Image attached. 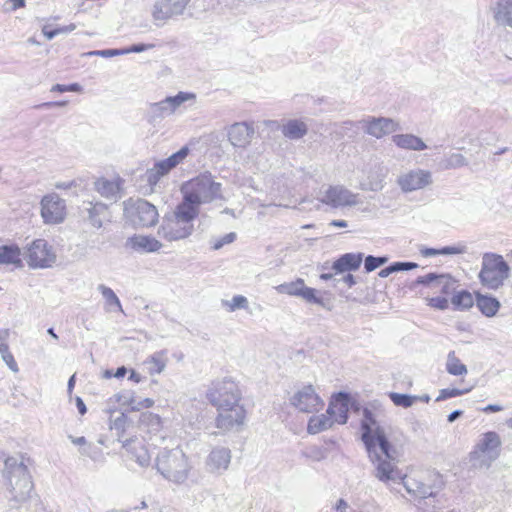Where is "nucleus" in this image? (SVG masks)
Masks as SVG:
<instances>
[{"mask_svg": "<svg viewBox=\"0 0 512 512\" xmlns=\"http://www.w3.org/2000/svg\"><path fill=\"white\" fill-rule=\"evenodd\" d=\"M206 398L217 410L215 426L221 433L242 430L247 412L241 403L242 392L231 377L213 380L206 390Z\"/></svg>", "mask_w": 512, "mask_h": 512, "instance_id": "nucleus-1", "label": "nucleus"}, {"mask_svg": "<svg viewBox=\"0 0 512 512\" xmlns=\"http://www.w3.org/2000/svg\"><path fill=\"white\" fill-rule=\"evenodd\" d=\"M221 188V183L216 182L211 173H202L182 185L183 200L181 202L199 213L200 205L222 199Z\"/></svg>", "mask_w": 512, "mask_h": 512, "instance_id": "nucleus-2", "label": "nucleus"}, {"mask_svg": "<svg viewBox=\"0 0 512 512\" xmlns=\"http://www.w3.org/2000/svg\"><path fill=\"white\" fill-rule=\"evenodd\" d=\"M197 210L180 202L175 209L163 217L158 234L172 242L188 238L194 231V220L198 217Z\"/></svg>", "mask_w": 512, "mask_h": 512, "instance_id": "nucleus-3", "label": "nucleus"}, {"mask_svg": "<svg viewBox=\"0 0 512 512\" xmlns=\"http://www.w3.org/2000/svg\"><path fill=\"white\" fill-rule=\"evenodd\" d=\"M3 476L9 482L10 501L21 504L30 498L33 483L28 468L22 459L19 460L16 457L5 458Z\"/></svg>", "mask_w": 512, "mask_h": 512, "instance_id": "nucleus-4", "label": "nucleus"}, {"mask_svg": "<svg viewBox=\"0 0 512 512\" xmlns=\"http://www.w3.org/2000/svg\"><path fill=\"white\" fill-rule=\"evenodd\" d=\"M157 471L168 481L181 484L186 481L190 465L185 453L179 449H164L156 458Z\"/></svg>", "mask_w": 512, "mask_h": 512, "instance_id": "nucleus-5", "label": "nucleus"}, {"mask_svg": "<svg viewBox=\"0 0 512 512\" xmlns=\"http://www.w3.org/2000/svg\"><path fill=\"white\" fill-rule=\"evenodd\" d=\"M510 267L503 257L495 253H485L482 258L479 279L483 286L496 290L509 277Z\"/></svg>", "mask_w": 512, "mask_h": 512, "instance_id": "nucleus-6", "label": "nucleus"}, {"mask_svg": "<svg viewBox=\"0 0 512 512\" xmlns=\"http://www.w3.org/2000/svg\"><path fill=\"white\" fill-rule=\"evenodd\" d=\"M361 430V439L365 444L367 451H373V447L378 445L379 450L388 456L391 444L386 437L384 429L378 424L373 412L368 408L363 410Z\"/></svg>", "mask_w": 512, "mask_h": 512, "instance_id": "nucleus-7", "label": "nucleus"}, {"mask_svg": "<svg viewBox=\"0 0 512 512\" xmlns=\"http://www.w3.org/2000/svg\"><path fill=\"white\" fill-rule=\"evenodd\" d=\"M124 215L135 227H152L158 222V211L144 199L124 201Z\"/></svg>", "mask_w": 512, "mask_h": 512, "instance_id": "nucleus-8", "label": "nucleus"}, {"mask_svg": "<svg viewBox=\"0 0 512 512\" xmlns=\"http://www.w3.org/2000/svg\"><path fill=\"white\" fill-rule=\"evenodd\" d=\"M371 462L375 466L374 476L386 485L390 483L400 482L402 479L401 472L397 469L396 465L392 462L394 460V450L388 451V456L379 450L378 445L373 447V451H367Z\"/></svg>", "mask_w": 512, "mask_h": 512, "instance_id": "nucleus-9", "label": "nucleus"}, {"mask_svg": "<svg viewBox=\"0 0 512 512\" xmlns=\"http://www.w3.org/2000/svg\"><path fill=\"white\" fill-rule=\"evenodd\" d=\"M196 95L190 92H179L175 96H168L165 99L149 104L147 117L150 123H155L173 114L176 109L188 100H194Z\"/></svg>", "mask_w": 512, "mask_h": 512, "instance_id": "nucleus-10", "label": "nucleus"}, {"mask_svg": "<svg viewBox=\"0 0 512 512\" xmlns=\"http://www.w3.org/2000/svg\"><path fill=\"white\" fill-rule=\"evenodd\" d=\"M190 149L188 146H183L180 150L173 153L166 159L157 161L152 168L146 171L147 182L154 186L161 177L167 175L172 169L181 164L189 155Z\"/></svg>", "mask_w": 512, "mask_h": 512, "instance_id": "nucleus-11", "label": "nucleus"}, {"mask_svg": "<svg viewBox=\"0 0 512 512\" xmlns=\"http://www.w3.org/2000/svg\"><path fill=\"white\" fill-rule=\"evenodd\" d=\"M191 0H156L151 16L156 26H163L168 20L183 15Z\"/></svg>", "mask_w": 512, "mask_h": 512, "instance_id": "nucleus-12", "label": "nucleus"}, {"mask_svg": "<svg viewBox=\"0 0 512 512\" xmlns=\"http://www.w3.org/2000/svg\"><path fill=\"white\" fill-rule=\"evenodd\" d=\"M26 256L31 268H48L56 261L53 248L44 239L34 240L27 248Z\"/></svg>", "mask_w": 512, "mask_h": 512, "instance_id": "nucleus-13", "label": "nucleus"}, {"mask_svg": "<svg viewBox=\"0 0 512 512\" xmlns=\"http://www.w3.org/2000/svg\"><path fill=\"white\" fill-rule=\"evenodd\" d=\"M318 199L321 203L334 209L351 207L359 203L358 194L351 192L342 185L328 186L324 191H320Z\"/></svg>", "mask_w": 512, "mask_h": 512, "instance_id": "nucleus-14", "label": "nucleus"}, {"mask_svg": "<svg viewBox=\"0 0 512 512\" xmlns=\"http://www.w3.org/2000/svg\"><path fill=\"white\" fill-rule=\"evenodd\" d=\"M279 294H286L289 296H295L302 298L308 303L325 306L324 299L317 295V291L314 288L307 287L305 282L301 278H297L291 282H285L275 287Z\"/></svg>", "mask_w": 512, "mask_h": 512, "instance_id": "nucleus-15", "label": "nucleus"}, {"mask_svg": "<svg viewBox=\"0 0 512 512\" xmlns=\"http://www.w3.org/2000/svg\"><path fill=\"white\" fill-rule=\"evenodd\" d=\"M358 124L366 134L377 139H381L401 129L398 122L387 117L368 116L359 120Z\"/></svg>", "mask_w": 512, "mask_h": 512, "instance_id": "nucleus-16", "label": "nucleus"}, {"mask_svg": "<svg viewBox=\"0 0 512 512\" xmlns=\"http://www.w3.org/2000/svg\"><path fill=\"white\" fill-rule=\"evenodd\" d=\"M501 444L500 436L496 432H486L471 452V457L473 459L483 458V460L492 462L499 457Z\"/></svg>", "mask_w": 512, "mask_h": 512, "instance_id": "nucleus-17", "label": "nucleus"}, {"mask_svg": "<svg viewBox=\"0 0 512 512\" xmlns=\"http://www.w3.org/2000/svg\"><path fill=\"white\" fill-rule=\"evenodd\" d=\"M66 205L56 193L45 195L41 200V216L46 224H58L65 219Z\"/></svg>", "mask_w": 512, "mask_h": 512, "instance_id": "nucleus-18", "label": "nucleus"}, {"mask_svg": "<svg viewBox=\"0 0 512 512\" xmlns=\"http://www.w3.org/2000/svg\"><path fill=\"white\" fill-rule=\"evenodd\" d=\"M291 404L300 412L313 413L319 411L324 403L312 385L304 386L291 398Z\"/></svg>", "mask_w": 512, "mask_h": 512, "instance_id": "nucleus-19", "label": "nucleus"}, {"mask_svg": "<svg viewBox=\"0 0 512 512\" xmlns=\"http://www.w3.org/2000/svg\"><path fill=\"white\" fill-rule=\"evenodd\" d=\"M431 183V173L422 169L410 170L397 178V184L405 193L423 189Z\"/></svg>", "mask_w": 512, "mask_h": 512, "instance_id": "nucleus-20", "label": "nucleus"}, {"mask_svg": "<svg viewBox=\"0 0 512 512\" xmlns=\"http://www.w3.org/2000/svg\"><path fill=\"white\" fill-rule=\"evenodd\" d=\"M81 214L83 219L96 229H100L104 222L111 219L109 206L102 202H87L83 205Z\"/></svg>", "mask_w": 512, "mask_h": 512, "instance_id": "nucleus-21", "label": "nucleus"}, {"mask_svg": "<svg viewBox=\"0 0 512 512\" xmlns=\"http://www.w3.org/2000/svg\"><path fill=\"white\" fill-rule=\"evenodd\" d=\"M255 133L254 127L247 122H236L228 128V140L234 147L245 148Z\"/></svg>", "mask_w": 512, "mask_h": 512, "instance_id": "nucleus-22", "label": "nucleus"}, {"mask_svg": "<svg viewBox=\"0 0 512 512\" xmlns=\"http://www.w3.org/2000/svg\"><path fill=\"white\" fill-rule=\"evenodd\" d=\"M122 447L128 458L134 460L140 467H147L150 464L151 457L143 440L138 438L126 440Z\"/></svg>", "mask_w": 512, "mask_h": 512, "instance_id": "nucleus-23", "label": "nucleus"}, {"mask_svg": "<svg viewBox=\"0 0 512 512\" xmlns=\"http://www.w3.org/2000/svg\"><path fill=\"white\" fill-rule=\"evenodd\" d=\"M490 11L498 26L512 29V0H492Z\"/></svg>", "mask_w": 512, "mask_h": 512, "instance_id": "nucleus-24", "label": "nucleus"}, {"mask_svg": "<svg viewBox=\"0 0 512 512\" xmlns=\"http://www.w3.org/2000/svg\"><path fill=\"white\" fill-rule=\"evenodd\" d=\"M349 400V394L340 392L337 394L335 401L330 403L327 414L331 417L333 422H337L338 424H345L347 422Z\"/></svg>", "mask_w": 512, "mask_h": 512, "instance_id": "nucleus-25", "label": "nucleus"}, {"mask_svg": "<svg viewBox=\"0 0 512 512\" xmlns=\"http://www.w3.org/2000/svg\"><path fill=\"white\" fill-rule=\"evenodd\" d=\"M406 491L417 499H428L434 501L435 492L432 487L420 479L405 476L400 479Z\"/></svg>", "mask_w": 512, "mask_h": 512, "instance_id": "nucleus-26", "label": "nucleus"}, {"mask_svg": "<svg viewBox=\"0 0 512 512\" xmlns=\"http://www.w3.org/2000/svg\"><path fill=\"white\" fill-rule=\"evenodd\" d=\"M230 462V449L226 447H216L208 455L206 464L211 472L221 473L228 469Z\"/></svg>", "mask_w": 512, "mask_h": 512, "instance_id": "nucleus-27", "label": "nucleus"}, {"mask_svg": "<svg viewBox=\"0 0 512 512\" xmlns=\"http://www.w3.org/2000/svg\"><path fill=\"white\" fill-rule=\"evenodd\" d=\"M363 257L364 254L361 252L345 253L333 262L332 270H334L335 274L356 271L361 266Z\"/></svg>", "mask_w": 512, "mask_h": 512, "instance_id": "nucleus-28", "label": "nucleus"}, {"mask_svg": "<svg viewBox=\"0 0 512 512\" xmlns=\"http://www.w3.org/2000/svg\"><path fill=\"white\" fill-rule=\"evenodd\" d=\"M122 183L123 180L120 178L114 180L100 178L95 182V189L101 196L117 200L120 197L119 193Z\"/></svg>", "mask_w": 512, "mask_h": 512, "instance_id": "nucleus-29", "label": "nucleus"}, {"mask_svg": "<svg viewBox=\"0 0 512 512\" xmlns=\"http://www.w3.org/2000/svg\"><path fill=\"white\" fill-rule=\"evenodd\" d=\"M128 244L132 249L139 252H156L162 247L161 242L156 238L142 235L130 237Z\"/></svg>", "mask_w": 512, "mask_h": 512, "instance_id": "nucleus-30", "label": "nucleus"}, {"mask_svg": "<svg viewBox=\"0 0 512 512\" xmlns=\"http://www.w3.org/2000/svg\"><path fill=\"white\" fill-rule=\"evenodd\" d=\"M281 132L290 140H299L308 133V126L301 119H290L282 125Z\"/></svg>", "mask_w": 512, "mask_h": 512, "instance_id": "nucleus-31", "label": "nucleus"}, {"mask_svg": "<svg viewBox=\"0 0 512 512\" xmlns=\"http://www.w3.org/2000/svg\"><path fill=\"white\" fill-rule=\"evenodd\" d=\"M393 143L401 148L406 150H413V151H422L427 148V145L424 143V141L413 134H396L392 137Z\"/></svg>", "mask_w": 512, "mask_h": 512, "instance_id": "nucleus-32", "label": "nucleus"}, {"mask_svg": "<svg viewBox=\"0 0 512 512\" xmlns=\"http://www.w3.org/2000/svg\"><path fill=\"white\" fill-rule=\"evenodd\" d=\"M475 303L477 308L486 317L495 316L501 306L497 298L493 296L483 295L479 292L476 293L475 295Z\"/></svg>", "mask_w": 512, "mask_h": 512, "instance_id": "nucleus-33", "label": "nucleus"}, {"mask_svg": "<svg viewBox=\"0 0 512 512\" xmlns=\"http://www.w3.org/2000/svg\"><path fill=\"white\" fill-rule=\"evenodd\" d=\"M2 264L22 266L21 250L17 245L0 246V265Z\"/></svg>", "mask_w": 512, "mask_h": 512, "instance_id": "nucleus-34", "label": "nucleus"}, {"mask_svg": "<svg viewBox=\"0 0 512 512\" xmlns=\"http://www.w3.org/2000/svg\"><path fill=\"white\" fill-rule=\"evenodd\" d=\"M333 420L329 415L321 414L320 416H313L309 419L307 431L310 434H317L321 431L331 428Z\"/></svg>", "mask_w": 512, "mask_h": 512, "instance_id": "nucleus-35", "label": "nucleus"}, {"mask_svg": "<svg viewBox=\"0 0 512 512\" xmlns=\"http://www.w3.org/2000/svg\"><path fill=\"white\" fill-rule=\"evenodd\" d=\"M146 364L149 365L150 374L162 373L167 365V352L165 350L155 352L146 360Z\"/></svg>", "mask_w": 512, "mask_h": 512, "instance_id": "nucleus-36", "label": "nucleus"}, {"mask_svg": "<svg viewBox=\"0 0 512 512\" xmlns=\"http://www.w3.org/2000/svg\"><path fill=\"white\" fill-rule=\"evenodd\" d=\"M451 303L456 310H466L474 305V299L469 291L461 290L454 293L451 298Z\"/></svg>", "mask_w": 512, "mask_h": 512, "instance_id": "nucleus-37", "label": "nucleus"}, {"mask_svg": "<svg viewBox=\"0 0 512 512\" xmlns=\"http://www.w3.org/2000/svg\"><path fill=\"white\" fill-rule=\"evenodd\" d=\"M446 370L449 374L454 376H460L467 374V367L459 358L456 357L455 352L451 351L447 357Z\"/></svg>", "mask_w": 512, "mask_h": 512, "instance_id": "nucleus-38", "label": "nucleus"}, {"mask_svg": "<svg viewBox=\"0 0 512 512\" xmlns=\"http://www.w3.org/2000/svg\"><path fill=\"white\" fill-rule=\"evenodd\" d=\"M447 274H438V273H428L423 276H419L414 281V286L423 285L431 288L435 292H439L440 290V278L446 276Z\"/></svg>", "mask_w": 512, "mask_h": 512, "instance_id": "nucleus-39", "label": "nucleus"}, {"mask_svg": "<svg viewBox=\"0 0 512 512\" xmlns=\"http://www.w3.org/2000/svg\"><path fill=\"white\" fill-rule=\"evenodd\" d=\"M444 169H457L468 165L466 157L460 153H451L442 161Z\"/></svg>", "mask_w": 512, "mask_h": 512, "instance_id": "nucleus-40", "label": "nucleus"}, {"mask_svg": "<svg viewBox=\"0 0 512 512\" xmlns=\"http://www.w3.org/2000/svg\"><path fill=\"white\" fill-rule=\"evenodd\" d=\"M102 296L104 297V299L106 300V304L110 307H116L118 311H121L123 312V309H122V305H121V302L119 300V298L117 297V295L115 294V292L105 286L104 284H100L98 285V288H97Z\"/></svg>", "mask_w": 512, "mask_h": 512, "instance_id": "nucleus-41", "label": "nucleus"}, {"mask_svg": "<svg viewBox=\"0 0 512 512\" xmlns=\"http://www.w3.org/2000/svg\"><path fill=\"white\" fill-rule=\"evenodd\" d=\"M389 397L394 405L403 408H409L417 401V396L396 392H391Z\"/></svg>", "mask_w": 512, "mask_h": 512, "instance_id": "nucleus-42", "label": "nucleus"}, {"mask_svg": "<svg viewBox=\"0 0 512 512\" xmlns=\"http://www.w3.org/2000/svg\"><path fill=\"white\" fill-rule=\"evenodd\" d=\"M389 258L387 256H373L368 255L364 259V269L366 273H370L377 268L388 262Z\"/></svg>", "mask_w": 512, "mask_h": 512, "instance_id": "nucleus-43", "label": "nucleus"}, {"mask_svg": "<svg viewBox=\"0 0 512 512\" xmlns=\"http://www.w3.org/2000/svg\"><path fill=\"white\" fill-rule=\"evenodd\" d=\"M248 304V299L243 295H235L230 301H223V305L228 307L231 312L237 309H247Z\"/></svg>", "mask_w": 512, "mask_h": 512, "instance_id": "nucleus-44", "label": "nucleus"}, {"mask_svg": "<svg viewBox=\"0 0 512 512\" xmlns=\"http://www.w3.org/2000/svg\"><path fill=\"white\" fill-rule=\"evenodd\" d=\"M0 355L2 357V360L7 364V366L14 372L18 371V365L12 355V353L9 351V346L6 343L0 344Z\"/></svg>", "mask_w": 512, "mask_h": 512, "instance_id": "nucleus-45", "label": "nucleus"}, {"mask_svg": "<svg viewBox=\"0 0 512 512\" xmlns=\"http://www.w3.org/2000/svg\"><path fill=\"white\" fill-rule=\"evenodd\" d=\"M456 280L449 274L440 278L439 292L444 295L455 293Z\"/></svg>", "mask_w": 512, "mask_h": 512, "instance_id": "nucleus-46", "label": "nucleus"}, {"mask_svg": "<svg viewBox=\"0 0 512 512\" xmlns=\"http://www.w3.org/2000/svg\"><path fill=\"white\" fill-rule=\"evenodd\" d=\"M469 391H470V389H458V388L441 389L438 397L436 398V401L439 402V401L446 400L448 398L457 397V396L463 395Z\"/></svg>", "mask_w": 512, "mask_h": 512, "instance_id": "nucleus-47", "label": "nucleus"}, {"mask_svg": "<svg viewBox=\"0 0 512 512\" xmlns=\"http://www.w3.org/2000/svg\"><path fill=\"white\" fill-rule=\"evenodd\" d=\"M141 422L147 423L151 426L152 429L158 430L161 426V418L157 414H153L150 412L143 413L141 416Z\"/></svg>", "mask_w": 512, "mask_h": 512, "instance_id": "nucleus-48", "label": "nucleus"}, {"mask_svg": "<svg viewBox=\"0 0 512 512\" xmlns=\"http://www.w3.org/2000/svg\"><path fill=\"white\" fill-rule=\"evenodd\" d=\"M82 86L78 83H71V84H68V85H64V84H55L52 86L51 88V92H59V93H64V92H82Z\"/></svg>", "mask_w": 512, "mask_h": 512, "instance_id": "nucleus-49", "label": "nucleus"}, {"mask_svg": "<svg viewBox=\"0 0 512 512\" xmlns=\"http://www.w3.org/2000/svg\"><path fill=\"white\" fill-rule=\"evenodd\" d=\"M384 175L381 177H377L376 179H369V181L366 184L361 185L362 190H369V191H380L384 187Z\"/></svg>", "mask_w": 512, "mask_h": 512, "instance_id": "nucleus-50", "label": "nucleus"}, {"mask_svg": "<svg viewBox=\"0 0 512 512\" xmlns=\"http://www.w3.org/2000/svg\"><path fill=\"white\" fill-rule=\"evenodd\" d=\"M154 47H155L154 44L138 43V44H133L130 47L120 49V51L122 52V55H126L129 53H141L146 50L153 49Z\"/></svg>", "mask_w": 512, "mask_h": 512, "instance_id": "nucleus-51", "label": "nucleus"}, {"mask_svg": "<svg viewBox=\"0 0 512 512\" xmlns=\"http://www.w3.org/2000/svg\"><path fill=\"white\" fill-rule=\"evenodd\" d=\"M125 403H128L132 410H140L141 408H150L154 401L150 398H145L142 401L136 402L134 398H125Z\"/></svg>", "mask_w": 512, "mask_h": 512, "instance_id": "nucleus-52", "label": "nucleus"}, {"mask_svg": "<svg viewBox=\"0 0 512 512\" xmlns=\"http://www.w3.org/2000/svg\"><path fill=\"white\" fill-rule=\"evenodd\" d=\"M87 56H101L104 58H110L114 56L122 55L120 49H104V50H94L86 53Z\"/></svg>", "mask_w": 512, "mask_h": 512, "instance_id": "nucleus-53", "label": "nucleus"}, {"mask_svg": "<svg viewBox=\"0 0 512 512\" xmlns=\"http://www.w3.org/2000/svg\"><path fill=\"white\" fill-rule=\"evenodd\" d=\"M235 239H236V233L230 232V233L224 235L223 237L215 240V242L213 243L212 248L214 250H219L224 245L232 243Z\"/></svg>", "mask_w": 512, "mask_h": 512, "instance_id": "nucleus-54", "label": "nucleus"}, {"mask_svg": "<svg viewBox=\"0 0 512 512\" xmlns=\"http://www.w3.org/2000/svg\"><path fill=\"white\" fill-rule=\"evenodd\" d=\"M467 251V247L465 245L459 244L456 246H445L440 249L441 255H456V254H464Z\"/></svg>", "mask_w": 512, "mask_h": 512, "instance_id": "nucleus-55", "label": "nucleus"}, {"mask_svg": "<svg viewBox=\"0 0 512 512\" xmlns=\"http://www.w3.org/2000/svg\"><path fill=\"white\" fill-rule=\"evenodd\" d=\"M392 265H393V269H394L395 273L401 272V271L413 270L418 267L417 263L409 262V261H405V262L397 261V262H393Z\"/></svg>", "mask_w": 512, "mask_h": 512, "instance_id": "nucleus-56", "label": "nucleus"}, {"mask_svg": "<svg viewBox=\"0 0 512 512\" xmlns=\"http://www.w3.org/2000/svg\"><path fill=\"white\" fill-rule=\"evenodd\" d=\"M436 497L437 494L435 493L434 501H430L428 499H418L419 508L423 509L426 512H436Z\"/></svg>", "mask_w": 512, "mask_h": 512, "instance_id": "nucleus-57", "label": "nucleus"}, {"mask_svg": "<svg viewBox=\"0 0 512 512\" xmlns=\"http://www.w3.org/2000/svg\"><path fill=\"white\" fill-rule=\"evenodd\" d=\"M100 449L94 445H87L85 447H82L80 449V453L82 455H86L88 457H90L91 459L93 460H96L98 458V456L100 455Z\"/></svg>", "mask_w": 512, "mask_h": 512, "instance_id": "nucleus-58", "label": "nucleus"}, {"mask_svg": "<svg viewBox=\"0 0 512 512\" xmlns=\"http://www.w3.org/2000/svg\"><path fill=\"white\" fill-rule=\"evenodd\" d=\"M429 305L440 310H445L448 308L449 302L445 297L437 296L429 300Z\"/></svg>", "mask_w": 512, "mask_h": 512, "instance_id": "nucleus-59", "label": "nucleus"}, {"mask_svg": "<svg viewBox=\"0 0 512 512\" xmlns=\"http://www.w3.org/2000/svg\"><path fill=\"white\" fill-rule=\"evenodd\" d=\"M127 417L124 413H121L118 417L111 421V429L117 431H124Z\"/></svg>", "mask_w": 512, "mask_h": 512, "instance_id": "nucleus-60", "label": "nucleus"}, {"mask_svg": "<svg viewBox=\"0 0 512 512\" xmlns=\"http://www.w3.org/2000/svg\"><path fill=\"white\" fill-rule=\"evenodd\" d=\"M340 282L346 284L349 288L356 284L355 277L350 273L343 275L341 278L334 279V286H337Z\"/></svg>", "mask_w": 512, "mask_h": 512, "instance_id": "nucleus-61", "label": "nucleus"}, {"mask_svg": "<svg viewBox=\"0 0 512 512\" xmlns=\"http://www.w3.org/2000/svg\"><path fill=\"white\" fill-rule=\"evenodd\" d=\"M42 33L44 34V36L48 39V40H51L53 39L55 36H57L58 34L61 33V30H58L57 29H52L50 26L48 25H45L43 28H42Z\"/></svg>", "mask_w": 512, "mask_h": 512, "instance_id": "nucleus-62", "label": "nucleus"}, {"mask_svg": "<svg viewBox=\"0 0 512 512\" xmlns=\"http://www.w3.org/2000/svg\"><path fill=\"white\" fill-rule=\"evenodd\" d=\"M356 125H359L358 121L357 122H354V121H351V120L344 121L340 125V131L337 132L339 134V137H343L346 134L347 130L351 129L352 127H354Z\"/></svg>", "mask_w": 512, "mask_h": 512, "instance_id": "nucleus-63", "label": "nucleus"}, {"mask_svg": "<svg viewBox=\"0 0 512 512\" xmlns=\"http://www.w3.org/2000/svg\"><path fill=\"white\" fill-rule=\"evenodd\" d=\"M503 410V407L498 404H489L481 409L484 413H495Z\"/></svg>", "mask_w": 512, "mask_h": 512, "instance_id": "nucleus-64", "label": "nucleus"}]
</instances>
